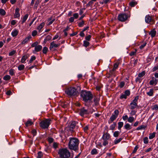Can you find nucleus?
<instances>
[{"mask_svg": "<svg viewBox=\"0 0 158 158\" xmlns=\"http://www.w3.org/2000/svg\"><path fill=\"white\" fill-rule=\"evenodd\" d=\"M120 134V132L118 131H116L114 132L113 133V136L115 137H118Z\"/></svg>", "mask_w": 158, "mask_h": 158, "instance_id": "72a5a7b5", "label": "nucleus"}, {"mask_svg": "<svg viewBox=\"0 0 158 158\" xmlns=\"http://www.w3.org/2000/svg\"><path fill=\"white\" fill-rule=\"evenodd\" d=\"M42 46L40 45H37L35 48L34 50L33 51V52L34 53H35L36 52H39L42 49Z\"/></svg>", "mask_w": 158, "mask_h": 158, "instance_id": "2eb2a0df", "label": "nucleus"}, {"mask_svg": "<svg viewBox=\"0 0 158 158\" xmlns=\"http://www.w3.org/2000/svg\"><path fill=\"white\" fill-rule=\"evenodd\" d=\"M36 57L35 56H32L31 57V58L29 62L31 63L33 60L35 59Z\"/></svg>", "mask_w": 158, "mask_h": 158, "instance_id": "603ef678", "label": "nucleus"}, {"mask_svg": "<svg viewBox=\"0 0 158 158\" xmlns=\"http://www.w3.org/2000/svg\"><path fill=\"white\" fill-rule=\"evenodd\" d=\"M39 3H40V2L39 1H38V0L36 1L35 2V5H34L35 7V8H36L37 7L38 5L39 4Z\"/></svg>", "mask_w": 158, "mask_h": 158, "instance_id": "69168bd1", "label": "nucleus"}, {"mask_svg": "<svg viewBox=\"0 0 158 158\" xmlns=\"http://www.w3.org/2000/svg\"><path fill=\"white\" fill-rule=\"evenodd\" d=\"M84 24V22L82 20L81 22L79 23L78 24V26L79 27H82Z\"/></svg>", "mask_w": 158, "mask_h": 158, "instance_id": "5fc2aeb1", "label": "nucleus"}, {"mask_svg": "<svg viewBox=\"0 0 158 158\" xmlns=\"http://www.w3.org/2000/svg\"><path fill=\"white\" fill-rule=\"evenodd\" d=\"M125 85V83L123 81H121L120 82V84L119 85V87L120 88H122Z\"/></svg>", "mask_w": 158, "mask_h": 158, "instance_id": "de8ad7c7", "label": "nucleus"}, {"mask_svg": "<svg viewBox=\"0 0 158 158\" xmlns=\"http://www.w3.org/2000/svg\"><path fill=\"white\" fill-rule=\"evenodd\" d=\"M10 78H11V77L10 76H9V75H6L3 77V79L4 80L7 81V80H10Z\"/></svg>", "mask_w": 158, "mask_h": 158, "instance_id": "7c9ffc66", "label": "nucleus"}, {"mask_svg": "<svg viewBox=\"0 0 158 158\" xmlns=\"http://www.w3.org/2000/svg\"><path fill=\"white\" fill-rule=\"evenodd\" d=\"M89 42L85 40L84 41L83 46L85 47H87L89 45Z\"/></svg>", "mask_w": 158, "mask_h": 158, "instance_id": "f704fd0d", "label": "nucleus"}, {"mask_svg": "<svg viewBox=\"0 0 158 158\" xmlns=\"http://www.w3.org/2000/svg\"><path fill=\"white\" fill-rule=\"evenodd\" d=\"M137 50L136 49L135 50V51H132L129 54V55L130 56H132L134 55H135L136 52Z\"/></svg>", "mask_w": 158, "mask_h": 158, "instance_id": "6e6d98bb", "label": "nucleus"}, {"mask_svg": "<svg viewBox=\"0 0 158 158\" xmlns=\"http://www.w3.org/2000/svg\"><path fill=\"white\" fill-rule=\"evenodd\" d=\"M119 98L121 99H122L123 98L126 99L127 98V96L124 94H122L120 97Z\"/></svg>", "mask_w": 158, "mask_h": 158, "instance_id": "4d7b16f0", "label": "nucleus"}, {"mask_svg": "<svg viewBox=\"0 0 158 158\" xmlns=\"http://www.w3.org/2000/svg\"><path fill=\"white\" fill-rule=\"evenodd\" d=\"M91 36L90 35H88L85 37V40L87 41H89L91 38Z\"/></svg>", "mask_w": 158, "mask_h": 158, "instance_id": "3c124183", "label": "nucleus"}, {"mask_svg": "<svg viewBox=\"0 0 158 158\" xmlns=\"http://www.w3.org/2000/svg\"><path fill=\"white\" fill-rule=\"evenodd\" d=\"M114 114L115 116L118 117V115L119 113V111L117 110H115L114 112Z\"/></svg>", "mask_w": 158, "mask_h": 158, "instance_id": "052dcab7", "label": "nucleus"}, {"mask_svg": "<svg viewBox=\"0 0 158 158\" xmlns=\"http://www.w3.org/2000/svg\"><path fill=\"white\" fill-rule=\"evenodd\" d=\"M153 110H156L158 109V105L156 104L152 108Z\"/></svg>", "mask_w": 158, "mask_h": 158, "instance_id": "13d9d810", "label": "nucleus"}, {"mask_svg": "<svg viewBox=\"0 0 158 158\" xmlns=\"http://www.w3.org/2000/svg\"><path fill=\"white\" fill-rule=\"evenodd\" d=\"M66 94L69 97L77 96L79 95V92L75 88L70 87L65 90Z\"/></svg>", "mask_w": 158, "mask_h": 158, "instance_id": "20e7f679", "label": "nucleus"}, {"mask_svg": "<svg viewBox=\"0 0 158 158\" xmlns=\"http://www.w3.org/2000/svg\"><path fill=\"white\" fill-rule=\"evenodd\" d=\"M37 31L36 30H34L31 33V35L32 36H35L37 34Z\"/></svg>", "mask_w": 158, "mask_h": 158, "instance_id": "0e129e2a", "label": "nucleus"}, {"mask_svg": "<svg viewBox=\"0 0 158 158\" xmlns=\"http://www.w3.org/2000/svg\"><path fill=\"white\" fill-rule=\"evenodd\" d=\"M129 4L131 6L133 7L137 4V2L133 0L129 3Z\"/></svg>", "mask_w": 158, "mask_h": 158, "instance_id": "a878e982", "label": "nucleus"}, {"mask_svg": "<svg viewBox=\"0 0 158 158\" xmlns=\"http://www.w3.org/2000/svg\"><path fill=\"white\" fill-rule=\"evenodd\" d=\"M93 4V2L91 0L89 1L88 3H87L86 5V6L87 7H88L90 6H91Z\"/></svg>", "mask_w": 158, "mask_h": 158, "instance_id": "680f3d73", "label": "nucleus"}, {"mask_svg": "<svg viewBox=\"0 0 158 158\" xmlns=\"http://www.w3.org/2000/svg\"><path fill=\"white\" fill-rule=\"evenodd\" d=\"M79 140L77 138L75 137L70 138L68 143V148L70 150L77 152L79 149Z\"/></svg>", "mask_w": 158, "mask_h": 158, "instance_id": "f257e3e1", "label": "nucleus"}, {"mask_svg": "<svg viewBox=\"0 0 158 158\" xmlns=\"http://www.w3.org/2000/svg\"><path fill=\"white\" fill-rule=\"evenodd\" d=\"M18 33V31L16 29H15V30H14L11 32V35L13 37H15L17 35Z\"/></svg>", "mask_w": 158, "mask_h": 158, "instance_id": "bb28decb", "label": "nucleus"}, {"mask_svg": "<svg viewBox=\"0 0 158 158\" xmlns=\"http://www.w3.org/2000/svg\"><path fill=\"white\" fill-rule=\"evenodd\" d=\"M122 118L123 120L125 121L127 119H128V116L127 115H125L124 116H123L122 117Z\"/></svg>", "mask_w": 158, "mask_h": 158, "instance_id": "338daca9", "label": "nucleus"}, {"mask_svg": "<svg viewBox=\"0 0 158 158\" xmlns=\"http://www.w3.org/2000/svg\"><path fill=\"white\" fill-rule=\"evenodd\" d=\"M19 9L18 8H16L15 10V14L14 15L15 18L19 17L20 16V14L19 13Z\"/></svg>", "mask_w": 158, "mask_h": 158, "instance_id": "6ab92c4d", "label": "nucleus"}, {"mask_svg": "<svg viewBox=\"0 0 158 158\" xmlns=\"http://www.w3.org/2000/svg\"><path fill=\"white\" fill-rule=\"evenodd\" d=\"M38 42L37 41L36 42H34L31 45V47H36L37 46V45L38 44Z\"/></svg>", "mask_w": 158, "mask_h": 158, "instance_id": "8fccbe9b", "label": "nucleus"}, {"mask_svg": "<svg viewBox=\"0 0 158 158\" xmlns=\"http://www.w3.org/2000/svg\"><path fill=\"white\" fill-rule=\"evenodd\" d=\"M98 153L97 150L96 148L93 149L91 152V154L92 155H96Z\"/></svg>", "mask_w": 158, "mask_h": 158, "instance_id": "c85d7f7f", "label": "nucleus"}, {"mask_svg": "<svg viewBox=\"0 0 158 158\" xmlns=\"http://www.w3.org/2000/svg\"><path fill=\"white\" fill-rule=\"evenodd\" d=\"M31 36H28L22 42L21 44H24L26 43L28 41L30 40V39L31 38Z\"/></svg>", "mask_w": 158, "mask_h": 158, "instance_id": "412c9836", "label": "nucleus"}, {"mask_svg": "<svg viewBox=\"0 0 158 158\" xmlns=\"http://www.w3.org/2000/svg\"><path fill=\"white\" fill-rule=\"evenodd\" d=\"M28 56L29 55L27 54L23 56L21 59V62L23 63H25L26 60L28 57Z\"/></svg>", "mask_w": 158, "mask_h": 158, "instance_id": "dca6fc26", "label": "nucleus"}, {"mask_svg": "<svg viewBox=\"0 0 158 158\" xmlns=\"http://www.w3.org/2000/svg\"><path fill=\"white\" fill-rule=\"evenodd\" d=\"M44 24H45L44 23H42L37 27V29L39 30V31H40L42 28L44 26Z\"/></svg>", "mask_w": 158, "mask_h": 158, "instance_id": "4be33fe9", "label": "nucleus"}, {"mask_svg": "<svg viewBox=\"0 0 158 158\" xmlns=\"http://www.w3.org/2000/svg\"><path fill=\"white\" fill-rule=\"evenodd\" d=\"M48 50V48L46 47H43L42 52L44 54H46Z\"/></svg>", "mask_w": 158, "mask_h": 158, "instance_id": "79ce46f5", "label": "nucleus"}, {"mask_svg": "<svg viewBox=\"0 0 158 158\" xmlns=\"http://www.w3.org/2000/svg\"><path fill=\"white\" fill-rule=\"evenodd\" d=\"M132 110L131 111V112L130 113V115L131 116H133V115H134L135 114H136V111L135 110Z\"/></svg>", "mask_w": 158, "mask_h": 158, "instance_id": "bf43d9fd", "label": "nucleus"}, {"mask_svg": "<svg viewBox=\"0 0 158 158\" xmlns=\"http://www.w3.org/2000/svg\"><path fill=\"white\" fill-rule=\"evenodd\" d=\"M89 113L88 110L85 109V108L83 107L80 109L79 114L81 116H84L85 114Z\"/></svg>", "mask_w": 158, "mask_h": 158, "instance_id": "9b49d317", "label": "nucleus"}, {"mask_svg": "<svg viewBox=\"0 0 158 158\" xmlns=\"http://www.w3.org/2000/svg\"><path fill=\"white\" fill-rule=\"evenodd\" d=\"M138 98V96H136L130 103L129 107L131 109L133 110L136 108V107H138L137 104Z\"/></svg>", "mask_w": 158, "mask_h": 158, "instance_id": "6e6552de", "label": "nucleus"}, {"mask_svg": "<svg viewBox=\"0 0 158 158\" xmlns=\"http://www.w3.org/2000/svg\"><path fill=\"white\" fill-rule=\"evenodd\" d=\"M9 73L11 76L15 75L14 70V69H11L9 70Z\"/></svg>", "mask_w": 158, "mask_h": 158, "instance_id": "ea45409f", "label": "nucleus"}, {"mask_svg": "<svg viewBox=\"0 0 158 158\" xmlns=\"http://www.w3.org/2000/svg\"><path fill=\"white\" fill-rule=\"evenodd\" d=\"M50 121L49 119H45L41 121L40 123V127L44 129L48 128L50 124Z\"/></svg>", "mask_w": 158, "mask_h": 158, "instance_id": "39448f33", "label": "nucleus"}, {"mask_svg": "<svg viewBox=\"0 0 158 158\" xmlns=\"http://www.w3.org/2000/svg\"><path fill=\"white\" fill-rule=\"evenodd\" d=\"M154 90L152 89H150L149 91L147 93V94L148 96H152L153 95V94Z\"/></svg>", "mask_w": 158, "mask_h": 158, "instance_id": "393cba45", "label": "nucleus"}, {"mask_svg": "<svg viewBox=\"0 0 158 158\" xmlns=\"http://www.w3.org/2000/svg\"><path fill=\"white\" fill-rule=\"evenodd\" d=\"M110 138V135L108 133H104L102 137V139L103 140V145L106 146L108 144V141Z\"/></svg>", "mask_w": 158, "mask_h": 158, "instance_id": "0eeeda50", "label": "nucleus"}, {"mask_svg": "<svg viewBox=\"0 0 158 158\" xmlns=\"http://www.w3.org/2000/svg\"><path fill=\"white\" fill-rule=\"evenodd\" d=\"M81 96L83 98V100L85 102L90 101L93 98L92 94L89 91L82 90L81 93Z\"/></svg>", "mask_w": 158, "mask_h": 158, "instance_id": "f03ea898", "label": "nucleus"}, {"mask_svg": "<svg viewBox=\"0 0 158 158\" xmlns=\"http://www.w3.org/2000/svg\"><path fill=\"white\" fill-rule=\"evenodd\" d=\"M6 12L3 9H0V15H5Z\"/></svg>", "mask_w": 158, "mask_h": 158, "instance_id": "a19ab883", "label": "nucleus"}, {"mask_svg": "<svg viewBox=\"0 0 158 158\" xmlns=\"http://www.w3.org/2000/svg\"><path fill=\"white\" fill-rule=\"evenodd\" d=\"M145 21L147 23L150 24H153L155 23V21L152 19L149 15H147L145 17Z\"/></svg>", "mask_w": 158, "mask_h": 158, "instance_id": "1a4fd4ad", "label": "nucleus"}, {"mask_svg": "<svg viewBox=\"0 0 158 158\" xmlns=\"http://www.w3.org/2000/svg\"><path fill=\"white\" fill-rule=\"evenodd\" d=\"M116 124L115 123H114L111 124L110 127V130H113L114 129Z\"/></svg>", "mask_w": 158, "mask_h": 158, "instance_id": "4c0bfd02", "label": "nucleus"}, {"mask_svg": "<svg viewBox=\"0 0 158 158\" xmlns=\"http://www.w3.org/2000/svg\"><path fill=\"white\" fill-rule=\"evenodd\" d=\"M158 69V65L155 66L152 69V72H154Z\"/></svg>", "mask_w": 158, "mask_h": 158, "instance_id": "774afa93", "label": "nucleus"}, {"mask_svg": "<svg viewBox=\"0 0 158 158\" xmlns=\"http://www.w3.org/2000/svg\"><path fill=\"white\" fill-rule=\"evenodd\" d=\"M124 127L125 129L127 130H129L131 128V125H130V124L128 123L124 125Z\"/></svg>", "mask_w": 158, "mask_h": 158, "instance_id": "5701e85b", "label": "nucleus"}, {"mask_svg": "<svg viewBox=\"0 0 158 158\" xmlns=\"http://www.w3.org/2000/svg\"><path fill=\"white\" fill-rule=\"evenodd\" d=\"M110 0H103L102 2H100V3L102 4H103L104 3L106 4Z\"/></svg>", "mask_w": 158, "mask_h": 158, "instance_id": "864d4df0", "label": "nucleus"}, {"mask_svg": "<svg viewBox=\"0 0 158 158\" xmlns=\"http://www.w3.org/2000/svg\"><path fill=\"white\" fill-rule=\"evenodd\" d=\"M123 122H119L118 123V129L120 130L121 128L123 126Z\"/></svg>", "mask_w": 158, "mask_h": 158, "instance_id": "2f4dec72", "label": "nucleus"}, {"mask_svg": "<svg viewBox=\"0 0 158 158\" xmlns=\"http://www.w3.org/2000/svg\"><path fill=\"white\" fill-rule=\"evenodd\" d=\"M58 154L61 158H69L70 156V152L67 148L59 149Z\"/></svg>", "mask_w": 158, "mask_h": 158, "instance_id": "7ed1b4c3", "label": "nucleus"}, {"mask_svg": "<svg viewBox=\"0 0 158 158\" xmlns=\"http://www.w3.org/2000/svg\"><path fill=\"white\" fill-rule=\"evenodd\" d=\"M158 79H157L153 77H152L151 80L149 83L151 85H156L157 83Z\"/></svg>", "mask_w": 158, "mask_h": 158, "instance_id": "ddd939ff", "label": "nucleus"}, {"mask_svg": "<svg viewBox=\"0 0 158 158\" xmlns=\"http://www.w3.org/2000/svg\"><path fill=\"white\" fill-rule=\"evenodd\" d=\"M130 17V15L128 14L124 13L118 15V19L119 21L123 22L127 20Z\"/></svg>", "mask_w": 158, "mask_h": 158, "instance_id": "423d86ee", "label": "nucleus"}, {"mask_svg": "<svg viewBox=\"0 0 158 158\" xmlns=\"http://www.w3.org/2000/svg\"><path fill=\"white\" fill-rule=\"evenodd\" d=\"M28 14H27L25 15L23 17L22 21V23L23 24L27 19L28 18Z\"/></svg>", "mask_w": 158, "mask_h": 158, "instance_id": "c756f323", "label": "nucleus"}, {"mask_svg": "<svg viewBox=\"0 0 158 158\" xmlns=\"http://www.w3.org/2000/svg\"><path fill=\"white\" fill-rule=\"evenodd\" d=\"M130 91L128 90H127L125 91L124 94L127 96H129L130 94Z\"/></svg>", "mask_w": 158, "mask_h": 158, "instance_id": "49530a36", "label": "nucleus"}, {"mask_svg": "<svg viewBox=\"0 0 158 158\" xmlns=\"http://www.w3.org/2000/svg\"><path fill=\"white\" fill-rule=\"evenodd\" d=\"M25 68V66L23 64H21L19 65L18 67V69L19 71H21L24 69Z\"/></svg>", "mask_w": 158, "mask_h": 158, "instance_id": "cd10ccee", "label": "nucleus"}, {"mask_svg": "<svg viewBox=\"0 0 158 158\" xmlns=\"http://www.w3.org/2000/svg\"><path fill=\"white\" fill-rule=\"evenodd\" d=\"M118 64L119 63L118 62H116L114 64L113 68L110 70V72L111 73H113L118 68Z\"/></svg>", "mask_w": 158, "mask_h": 158, "instance_id": "f3484780", "label": "nucleus"}, {"mask_svg": "<svg viewBox=\"0 0 158 158\" xmlns=\"http://www.w3.org/2000/svg\"><path fill=\"white\" fill-rule=\"evenodd\" d=\"M37 154V158H41L43 156V153L41 151L39 152Z\"/></svg>", "mask_w": 158, "mask_h": 158, "instance_id": "c03bdc74", "label": "nucleus"}, {"mask_svg": "<svg viewBox=\"0 0 158 158\" xmlns=\"http://www.w3.org/2000/svg\"><path fill=\"white\" fill-rule=\"evenodd\" d=\"M117 117L115 116L114 115L112 114L110 118V120L108 121V123L109 124L111 123Z\"/></svg>", "mask_w": 158, "mask_h": 158, "instance_id": "a211bd4d", "label": "nucleus"}, {"mask_svg": "<svg viewBox=\"0 0 158 158\" xmlns=\"http://www.w3.org/2000/svg\"><path fill=\"white\" fill-rule=\"evenodd\" d=\"M156 31L155 30V29H154L150 31L149 34L152 37H153L156 35Z\"/></svg>", "mask_w": 158, "mask_h": 158, "instance_id": "aec40b11", "label": "nucleus"}, {"mask_svg": "<svg viewBox=\"0 0 158 158\" xmlns=\"http://www.w3.org/2000/svg\"><path fill=\"white\" fill-rule=\"evenodd\" d=\"M135 118L133 117H130L128 119V121L130 123H132L134 120Z\"/></svg>", "mask_w": 158, "mask_h": 158, "instance_id": "c9c22d12", "label": "nucleus"}, {"mask_svg": "<svg viewBox=\"0 0 158 158\" xmlns=\"http://www.w3.org/2000/svg\"><path fill=\"white\" fill-rule=\"evenodd\" d=\"M146 43L144 42L142 44L139 46V48L140 49H143L146 45Z\"/></svg>", "mask_w": 158, "mask_h": 158, "instance_id": "09e8293b", "label": "nucleus"}, {"mask_svg": "<svg viewBox=\"0 0 158 158\" xmlns=\"http://www.w3.org/2000/svg\"><path fill=\"white\" fill-rule=\"evenodd\" d=\"M78 122L73 121H72L69 125V128L70 131H73V129L75 127H76L77 129H78V126H76L77 124H78Z\"/></svg>", "mask_w": 158, "mask_h": 158, "instance_id": "9d476101", "label": "nucleus"}, {"mask_svg": "<svg viewBox=\"0 0 158 158\" xmlns=\"http://www.w3.org/2000/svg\"><path fill=\"white\" fill-rule=\"evenodd\" d=\"M144 128V126L143 125H141L138 127L136 130H141Z\"/></svg>", "mask_w": 158, "mask_h": 158, "instance_id": "e2e57ef3", "label": "nucleus"}, {"mask_svg": "<svg viewBox=\"0 0 158 158\" xmlns=\"http://www.w3.org/2000/svg\"><path fill=\"white\" fill-rule=\"evenodd\" d=\"M16 53V51L13 50L10 52L8 54L9 56H11L14 55Z\"/></svg>", "mask_w": 158, "mask_h": 158, "instance_id": "58836bf2", "label": "nucleus"}, {"mask_svg": "<svg viewBox=\"0 0 158 158\" xmlns=\"http://www.w3.org/2000/svg\"><path fill=\"white\" fill-rule=\"evenodd\" d=\"M33 124V123L30 120H28L25 123V125L26 127H29Z\"/></svg>", "mask_w": 158, "mask_h": 158, "instance_id": "b1692460", "label": "nucleus"}, {"mask_svg": "<svg viewBox=\"0 0 158 158\" xmlns=\"http://www.w3.org/2000/svg\"><path fill=\"white\" fill-rule=\"evenodd\" d=\"M145 74V71H143L142 72L139 73L138 75V76L139 77H142Z\"/></svg>", "mask_w": 158, "mask_h": 158, "instance_id": "e433bc0d", "label": "nucleus"}, {"mask_svg": "<svg viewBox=\"0 0 158 158\" xmlns=\"http://www.w3.org/2000/svg\"><path fill=\"white\" fill-rule=\"evenodd\" d=\"M143 141L144 143H148V138L147 137H144L143 139Z\"/></svg>", "mask_w": 158, "mask_h": 158, "instance_id": "a18cd8bd", "label": "nucleus"}, {"mask_svg": "<svg viewBox=\"0 0 158 158\" xmlns=\"http://www.w3.org/2000/svg\"><path fill=\"white\" fill-rule=\"evenodd\" d=\"M60 45V44H56L55 43V42L53 41L51 42L50 44V46L49 47V49L52 51H53L54 50V48H56Z\"/></svg>", "mask_w": 158, "mask_h": 158, "instance_id": "f8f14e48", "label": "nucleus"}, {"mask_svg": "<svg viewBox=\"0 0 158 158\" xmlns=\"http://www.w3.org/2000/svg\"><path fill=\"white\" fill-rule=\"evenodd\" d=\"M99 97L98 96H94V97L93 101L94 103L95 106H98L99 104Z\"/></svg>", "mask_w": 158, "mask_h": 158, "instance_id": "4468645a", "label": "nucleus"}, {"mask_svg": "<svg viewBox=\"0 0 158 158\" xmlns=\"http://www.w3.org/2000/svg\"><path fill=\"white\" fill-rule=\"evenodd\" d=\"M156 133L153 132V133H150L149 134V139H152L154 138L155 136Z\"/></svg>", "mask_w": 158, "mask_h": 158, "instance_id": "473e14b6", "label": "nucleus"}, {"mask_svg": "<svg viewBox=\"0 0 158 158\" xmlns=\"http://www.w3.org/2000/svg\"><path fill=\"white\" fill-rule=\"evenodd\" d=\"M122 140V138H119L118 139L115 140L114 141V144H117L118 143H119Z\"/></svg>", "mask_w": 158, "mask_h": 158, "instance_id": "37998d69", "label": "nucleus"}]
</instances>
